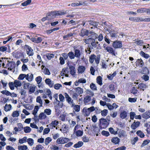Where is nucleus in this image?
Instances as JSON below:
<instances>
[{
	"label": "nucleus",
	"instance_id": "f257e3e1",
	"mask_svg": "<svg viewBox=\"0 0 150 150\" xmlns=\"http://www.w3.org/2000/svg\"><path fill=\"white\" fill-rule=\"evenodd\" d=\"M67 13L66 11L64 12L63 11H52L47 14V16H52V17H56L57 16L65 15Z\"/></svg>",
	"mask_w": 150,
	"mask_h": 150
},
{
	"label": "nucleus",
	"instance_id": "f03ea898",
	"mask_svg": "<svg viewBox=\"0 0 150 150\" xmlns=\"http://www.w3.org/2000/svg\"><path fill=\"white\" fill-rule=\"evenodd\" d=\"M109 124V122L106 119L101 118L99 120V125L100 129H105Z\"/></svg>",
	"mask_w": 150,
	"mask_h": 150
},
{
	"label": "nucleus",
	"instance_id": "7ed1b4c3",
	"mask_svg": "<svg viewBox=\"0 0 150 150\" xmlns=\"http://www.w3.org/2000/svg\"><path fill=\"white\" fill-rule=\"evenodd\" d=\"M100 58V55H98L96 56L94 54H91L89 57V62L90 63L92 64L95 60L96 63L98 64L99 62Z\"/></svg>",
	"mask_w": 150,
	"mask_h": 150
},
{
	"label": "nucleus",
	"instance_id": "20e7f679",
	"mask_svg": "<svg viewBox=\"0 0 150 150\" xmlns=\"http://www.w3.org/2000/svg\"><path fill=\"white\" fill-rule=\"evenodd\" d=\"M95 40L92 38H88L85 39L84 42L86 44H91L93 47L96 48L97 46V44H98V42H96Z\"/></svg>",
	"mask_w": 150,
	"mask_h": 150
},
{
	"label": "nucleus",
	"instance_id": "39448f33",
	"mask_svg": "<svg viewBox=\"0 0 150 150\" xmlns=\"http://www.w3.org/2000/svg\"><path fill=\"white\" fill-rule=\"evenodd\" d=\"M70 141V139L66 137H61L57 138L56 142L58 144H63L67 143Z\"/></svg>",
	"mask_w": 150,
	"mask_h": 150
},
{
	"label": "nucleus",
	"instance_id": "423d86ee",
	"mask_svg": "<svg viewBox=\"0 0 150 150\" xmlns=\"http://www.w3.org/2000/svg\"><path fill=\"white\" fill-rule=\"evenodd\" d=\"M64 95L65 96L66 100L67 102L70 105H71V107H72L74 105L73 100L69 96L67 93H65Z\"/></svg>",
	"mask_w": 150,
	"mask_h": 150
},
{
	"label": "nucleus",
	"instance_id": "0eeeda50",
	"mask_svg": "<svg viewBox=\"0 0 150 150\" xmlns=\"http://www.w3.org/2000/svg\"><path fill=\"white\" fill-rule=\"evenodd\" d=\"M24 48L26 50L27 54L29 56H31L33 55V50L30 46L25 45L24 46Z\"/></svg>",
	"mask_w": 150,
	"mask_h": 150
},
{
	"label": "nucleus",
	"instance_id": "6e6552de",
	"mask_svg": "<svg viewBox=\"0 0 150 150\" xmlns=\"http://www.w3.org/2000/svg\"><path fill=\"white\" fill-rule=\"evenodd\" d=\"M112 46L115 49L121 48L122 47V42L117 40L113 42Z\"/></svg>",
	"mask_w": 150,
	"mask_h": 150
},
{
	"label": "nucleus",
	"instance_id": "1a4fd4ad",
	"mask_svg": "<svg viewBox=\"0 0 150 150\" xmlns=\"http://www.w3.org/2000/svg\"><path fill=\"white\" fill-rule=\"evenodd\" d=\"M15 67V63L13 62H9L7 63L6 68H7L9 70L12 71Z\"/></svg>",
	"mask_w": 150,
	"mask_h": 150
},
{
	"label": "nucleus",
	"instance_id": "9d476101",
	"mask_svg": "<svg viewBox=\"0 0 150 150\" xmlns=\"http://www.w3.org/2000/svg\"><path fill=\"white\" fill-rule=\"evenodd\" d=\"M0 51L2 52H4L5 51H6L8 53H10L11 52L10 46L8 45H6L5 46L0 47Z\"/></svg>",
	"mask_w": 150,
	"mask_h": 150
},
{
	"label": "nucleus",
	"instance_id": "9b49d317",
	"mask_svg": "<svg viewBox=\"0 0 150 150\" xmlns=\"http://www.w3.org/2000/svg\"><path fill=\"white\" fill-rule=\"evenodd\" d=\"M1 93L4 95L7 96H11L12 97H16L17 95L14 93H11L9 91L6 90H3L1 91Z\"/></svg>",
	"mask_w": 150,
	"mask_h": 150
},
{
	"label": "nucleus",
	"instance_id": "f8f14e48",
	"mask_svg": "<svg viewBox=\"0 0 150 150\" xmlns=\"http://www.w3.org/2000/svg\"><path fill=\"white\" fill-rule=\"evenodd\" d=\"M89 33V31L86 29L82 28L81 30V32L79 33V35L81 37H84L85 36H87Z\"/></svg>",
	"mask_w": 150,
	"mask_h": 150
},
{
	"label": "nucleus",
	"instance_id": "ddd939ff",
	"mask_svg": "<svg viewBox=\"0 0 150 150\" xmlns=\"http://www.w3.org/2000/svg\"><path fill=\"white\" fill-rule=\"evenodd\" d=\"M12 55L14 57L17 58H19L23 56V53L19 51L13 52Z\"/></svg>",
	"mask_w": 150,
	"mask_h": 150
},
{
	"label": "nucleus",
	"instance_id": "4468645a",
	"mask_svg": "<svg viewBox=\"0 0 150 150\" xmlns=\"http://www.w3.org/2000/svg\"><path fill=\"white\" fill-rule=\"evenodd\" d=\"M104 45V44L103 45L104 47L108 52L110 54H112V55L115 56V50L112 47L110 46H107L105 47Z\"/></svg>",
	"mask_w": 150,
	"mask_h": 150
},
{
	"label": "nucleus",
	"instance_id": "2eb2a0df",
	"mask_svg": "<svg viewBox=\"0 0 150 150\" xmlns=\"http://www.w3.org/2000/svg\"><path fill=\"white\" fill-rule=\"evenodd\" d=\"M117 130H118V136L120 138L122 137H125L127 136L125 131L123 130L119 129L118 128H117Z\"/></svg>",
	"mask_w": 150,
	"mask_h": 150
},
{
	"label": "nucleus",
	"instance_id": "dca6fc26",
	"mask_svg": "<svg viewBox=\"0 0 150 150\" xmlns=\"http://www.w3.org/2000/svg\"><path fill=\"white\" fill-rule=\"evenodd\" d=\"M31 40L35 43H39L41 42L43 40L42 38L38 37L37 38H32L30 39Z\"/></svg>",
	"mask_w": 150,
	"mask_h": 150
},
{
	"label": "nucleus",
	"instance_id": "f3484780",
	"mask_svg": "<svg viewBox=\"0 0 150 150\" xmlns=\"http://www.w3.org/2000/svg\"><path fill=\"white\" fill-rule=\"evenodd\" d=\"M135 63L136 66L140 67H142L144 65V63L141 59H137Z\"/></svg>",
	"mask_w": 150,
	"mask_h": 150
},
{
	"label": "nucleus",
	"instance_id": "a211bd4d",
	"mask_svg": "<svg viewBox=\"0 0 150 150\" xmlns=\"http://www.w3.org/2000/svg\"><path fill=\"white\" fill-rule=\"evenodd\" d=\"M86 82V80L83 78L79 79L78 81H76L75 82V85L76 86H78L79 83H84Z\"/></svg>",
	"mask_w": 150,
	"mask_h": 150
},
{
	"label": "nucleus",
	"instance_id": "6ab92c4d",
	"mask_svg": "<svg viewBox=\"0 0 150 150\" xmlns=\"http://www.w3.org/2000/svg\"><path fill=\"white\" fill-rule=\"evenodd\" d=\"M109 33H110V36L112 38H117V34L118 33L117 31L113 30H110V31H109Z\"/></svg>",
	"mask_w": 150,
	"mask_h": 150
},
{
	"label": "nucleus",
	"instance_id": "aec40b11",
	"mask_svg": "<svg viewBox=\"0 0 150 150\" xmlns=\"http://www.w3.org/2000/svg\"><path fill=\"white\" fill-rule=\"evenodd\" d=\"M150 110L146 111L142 115V116L144 119H147L150 117Z\"/></svg>",
	"mask_w": 150,
	"mask_h": 150
},
{
	"label": "nucleus",
	"instance_id": "412c9836",
	"mask_svg": "<svg viewBox=\"0 0 150 150\" xmlns=\"http://www.w3.org/2000/svg\"><path fill=\"white\" fill-rule=\"evenodd\" d=\"M140 124L139 122H134L131 125V127L133 129H135L139 126Z\"/></svg>",
	"mask_w": 150,
	"mask_h": 150
},
{
	"label": "nucleus",
	"instance_id": "4be33fe9",
	"mask_svg": "<svg viewBox=\"0 0 150 150\" xmlns=\"http://www.w3.org/2000/svg\"><path fill=\"white\" fill-rule=\"evenodd\" d=\"M67 69H68V68H64L62 69L60 74L62 76H65L66 77H68L69 75L67 74L69 73V71H68Z\"/></svg>",
	"mask_w": 150,
	"mask_h": 150
},
{
	"label": "nucleus",
	"instance_id": "5701e85b",
	"mask_svg": "<svg viewBox=\"0 0 150 150\" xmlns=\"http://www.w3.org/2000/svg\"><path fill=\"white\" fill-rule=\"evenodd\" d=\"M45 148L42 145L38 144L32 148V150H44Z\"/></svg>",
	"mask_w": 150,
	"mask_h": 150
},
{
	"label": "nucleus",
	"instance_id": "b1692460",
	"mask_svg": "<svg viewBox=\"0 0 150 150\" xmlns=\"http://www.w3.org/2000/svg\"><path fill=\"white\" fill-rule=\"evenodd\" d=\"M45 82L46 84L48 85L50 87H53L54 83L50 79H46L45 80Z\"/></svg>",
	"mask_w": 150,
	"mask_h": 150
},
{
	"label": "nucleus",
	"instance_id": "393cba45",
	"mask_svg": "<svg viewBox=\"0 0 150 150\" xmlns=\"http://www.w3.org/2000/svg\"><path fill=\"white\" fill-rule=\"evenodd\" d=\"M120 141V139L117 137H113L111 139V142L115 144H118Z\"/></svg>",
	"mask_w": 150,
	"mask_h": 150
},
{
	"label": "nucleus",
	"instance_id": "a878e982",
	"mask_svg": "<svg viewBox=\"0 0 150 150\" xmlns=\"http://www.w3.org/2000/svg\"><path fill=\"white\" fill-rule=\"evenodd\" d=\"M86 4L85 2L79 1V3H72L71 4V6L73 7L77 6H79L85 5Z\"/></svg>",
	"mask_w": 150,
	"mask_h": 150
},
{
	"label": "nucleus",
	"instance_id": "bb28decb",
	"mask_svg": "<svg viewBox=\"0 0 150 150\" xmlns=\"http://www.w3.org/2000/svg\"><path fill=\"white\" fill-rule=\"evenodd\" d=\"M89 34H90L89 36L90 38H92L93 39H94L95 40L97 38L98 34L97 33L93 32H91Z\"/></svg>",
	"mask_w": 150,
	"mask_h": 150
},
{
	"label": "nucleus",
	"instance_id": "cd10ccee",
	"mask_svg": "<svg viewBox=\"0 0 150 150\" xmlns=\"http://www.w3.org/2000/svg\"><path fill=\"white\" fill-rule=\"evenodd\" d=\"M91 100V96L88 95L84 97L83 99L84 103L86 105L88 104V103Z\"/></svg>",
	"mask_w": 150,
	"mask_h": 150
},
{
	"label": "nucleus",
	"instance_id": "c85d7f7f",
	"mask_svg": "<svg viewBox=\"0 0 150 150\" xmlns=\"http://www.w3.org/2000/svg\"><path fill=\"white\" fill-rule=\"evenodd\" d=\"M127 113L125 110H123L120 114V117L122 119H125L127 117Z\"/></svg>",
	"mask_w": 150,
	"mask_h": 150
},
{
	"label": "nucleus",
	"instance_id": "c756f323",
	"mask_svg": "<svg viewBox=\"0 0 150 150\" xmlns=\"http://www.w3.org/2000/svg\"><path fill=\"white\" fill-rule=\"evenodd\" d=\"M83 144V142L82 141H79L77 143L75 144L73 147L75 148H77L81 147Z\"/></svg>",
	"mask_w": 150,
	"mask_h": 150
},
{
	"label": "nucleus",
	"instance_id": "7c9ffc66",
	"mask_svg": "<svg viewBox=\"0 0 150 150\" xmlns=\"http://www.w3.org/2000/svg\"><path fill=\"white\" fill-rule=\"evenodd\" d=\"M69 68L70 70V74L72 75H75L76 71L74 67L71 65L69 66Z\"/></svg>",
	"mask_w": 150,
	"mask_h": 150
},
{
	"label": "nucleus",
	"instance_id": "2f4dec72",
	"mask_svg": "<svg viewBox=\"0 0 150 150\" xmlns=\"http://www.w3.org/2000/svg\"><path fill=\"white\" fill-rule=\"evenodd\" d=\"M99 111L98 113H99L101 112V115L103 117L106 116L108 112V110L106 109H104L103 110L101 111L100 109H99Z\"/></svg>",
	"mask_w": 150,
	"mask_h": 150
},
{
	"label": "nucleus",
	"instance_id": "473e14b6",
	"mask_svg": "<svg viewBox=\"0 0 150 150\" xmlns=\"http://www.w3.org/2000/svg\"><path fill=\"white\" fill-rule=\"evenodd\" d=\"M72 107L73 108V109L75 110L74 111V110L73 111V112L74 113L75 112H79L80 110V105H75L74 104Z\"/></svg>",
	"mask_w": 150,
	"mask_h": 150
},
{
	"label": "nucleus",
	"instance_id": "72a5a7b5",
	"mask_svg": "<svg viewBox=\"0 0 150 150\" xmlns=\"http://www.w3.org/2000/svg\"><path fill=\"white\" fill-rule=\"evenodd\" d=\"M11 107L12 106L11 104L8 105L6 104L4 107V110L5 111L7 112L11 110Z\"/></svg>",
	"mask_w": 150,
	"mask_h": 150
},
{
	"label": "nucleus",
	"instance_id": "f704fd0d",
	"mask_svg": "<svg viewBox=\"0 0 150 150\" xmlns=\"http://www.w3.org/2000/svg\"><path fill=\"white\" fill-rule=\"evenodd\" d=\"M83 89L82 88L79 87H78L76 88V92L79 95L83 93Z\"/></svg>",
	"mask_w": 150,
	"mask_h": 150
},
{
	"label": "nucleus",
	"instance_id": "c9c22d12",
	"mask_svg": "<svg viewBox=\"0 0 150 150\" xmlns=\"http://www.w3.org/2000/svg\"><path fill=\"white\" fill-rule=\"evenodd\" d=\"M88 22L90 25L96 28L97 27V26L98 25V22H97L90 20L88 21Z\"/></svg>",
	"mask_w": 150,
	"mask_h": 150
},
{
	"label": "nucleus",
	"instance_id": "e433bc0d",
	"mask_svg": "<svg viewBox=\"0 0 150 150\" xmlns=\"http://www.w3.org/2000/svg\"><path fill=\"white\" fill-rule=\"evenodd\" d=\"M138 88H139L140 89L142 90L143 91H144L146 87V85L144 83H139L138 85Z\"/></svg>",
	"mask_w": 150,
	"mask_h": 150
},
{
	"label": "nucleus",
	"instance_id": "4c0bfd02",
	"mask_svg": "<svg viewBox=\"0 0 150 150\" xmlns=\"http://www.w3.org/2000/svg\"><path fill=\"white\" fill-rule=\"evenodd\" d=\"M130 92L132 93L135 96H136V94L137 93L138 91L137 88L135 87H133L131 89Z\"/></svg>",
	"mask_w": 150,
	"mask_h": 150
},
{
	"label": "nucleus",
	"instance_id": "58836bf2",
	"mask_svg": "<svg viewBox=\"0 0 150 150\" xmlns=\"http://www.w3.org/2000/svg\"><path fill=\"white\" fill-rule=\"evenodd\" d=\"M85 67L83 66H79L78 68V71L79 73H83L85 70Z\"/></svg>",
	"mask_w": 150,
	"mask_h": 150
},
{
	"label": "nucleus",
	"instance_id": "ea45409f",
	"mask_svg": "<svg viewBox=\"0 0 150 150\" xmlns=\"http://www.w3.org/2000/svg\"><path fill=\"white\" fill-rule=\"evenodd\" d=\"M74 55L76 57H79L81 55L80 50L78 49H75L74 50Z\"/></svg>",
	"mask_w": 150,
	"mask_h": 150
},
{
	"label": "nucleus",
	"instance_id": "a19ab883",
	"mask_svg": "<svg viewBox=\"0 0 150 150\" xmlns=\"http://www.w3.org/2000/svg\"><path fill=\"white\" fill-rule=\"evenodd\" d=\"M140 54L142 57L146 59H148L149 57V54L145 53L143 51H141L140 52Z\"/></svg>",
	"mask_w": 150,
	"mask_h": 150
},
{
	"label": "nucleus",
	"instance_id": "79ce46f5",
	"mask_svg": "<svg viewBox=\"0 0 150 150\" xmlns=\"http://www.w3.org/2000/svg\"><path fill=\"white\" fill-rule=\"evenodd\" d=\"M96 82L100 85L102 84V78L100 76H98L97 77Z\"/></svg>",
	"mask_w": 150,
	"mask_h": 150
},
{
	"label": "nucleus",
	"instance_id": "37998d69",
	"mask_svg": "<svg viewBox=\"0 0 150 150\" xmlns=\"http://www.w3.org/2000/svg\"><path fill=\"white\" fill-rule=\"evenodd\" d=\"M136 134L137 135L141 138H143L144 137V133L141 130H138L137 131Z\"/></svg>",
	"mask_w": 150,
	"mask_h": 150
},
{
	"label": "nucleus",
	"instance_id": "c03bdc74",
	"mask_svg": "<svg viewBox=\"0 0 150 150\" xmlns=\"http://www.w3.org/2000/svg\"><path fill=\"white\" fill-rule=\"evenodd\" d=\"M74 132L77 137H81L83 135V131L81 130H77Z\"/></svg>",
	"mask_w": 150,
	"mask_h": 150
},
{
	"label": "nucleus",
	"instance_id": "a18cd8bd",
	"mask_svg": "<svg viewBox=\"0 0 150 150\" xmlns=\"http://www.w3.org/2000/svg\"><path fill=\"white\" fill-rule=\"evenodd\" d=\"M147 11V8H141L138 9L137 10V12L138 13H144L145 12L146 13Z\"/></svg>",
	"mask_w": 150,
	"mask_h": 150
},
{
	"label": "nucleus",
	"instance_id": "49530a36",
	"mask_svg": "<svg viewBox=\"0 0 150 150\" xmlns=\"http://www.w3.org/2000/svg\"><path fill=\"white\" fill-rule=\"evenodd\" d=\"M36 102L39 103L40 105V107H42V101L41 99V98L40 96H38L36 98Z\"/></svg>",
	"mask_w": 150,
	"mask_h": 150
},
{
	"label": "nucleus",
	"instance_id": "de8ad7c7",
	"mask_svg": "<svg viewBox=\"0 0 150 150\" xmlns=\"http://www.w3.org/2000/svg\"><path fill=\"white\" fill-rule=\"evenodd\" d=\"M26 142H28V144L30 146H32L34 144V140L32 138H28L27 139Z\"/></svg>",
	"mask_w": 150,
	"mask_h": 150
},
{
	"label": "nucleus",
	"instance_id": "09e8293b",
	"mask_svg": "<svg viewBox=\"0 0 150 150\" xmlns=\"http://www.w3.org/2000/svg\"><path fill=\"white\" fill-rule=\"evenodd\" d=\"M14 84L15 87H16L20 86L21 85V82L20 81L17 80H15L14 81Z\"/></svg>",
	"mask_w": 150,
	"mask_h": 150
},
{
	"label": "nucleus",
	"instance_id": "8fccbe9b",
	"mask_svg": "<svg viewBox=\"0 0 150 150\" xmlns=\"http://www.w3.org/2000/svg\"><path fill=\"white\" fill-rule=\"evenodd\" d=\"M31 0H27L21 4V5L23 6H26L29 5L31 2Z\"/></svg>",
	"mask_w": 150,
	"mask_h": 150
},
{
	"label": "nucleus",
	"instance_id": "3c124183",
	"mask_svg": "<svg viewBox=\"0 0 150 150\" xmlns=\"http://www.w3.org/2000/svg\"><path fill=\"white\" fill-rule=\"evenodd\" d=\"M73 34L74 33H68L67 35H64L63 37V38L64 40H67L70 37L72 36Z\"/></svg>",
	"mask_w": 150,
	"mask_h": 150
},
{
	"label": "nucleus",
	"instance_id": "603ef678",
	"mask_svg": "<svg viewBox=\"0 0 150 150\" xmlns=\"http://www.w3.org/2000/svg\"><path fill=\"white\" fill-rule=\"evenodd\" d=\"M68 57L71 59H74L75 58V56L74 52L72 51L69 52L68 53Z\"/></svg>",
	"mask_w": 150,
	"mask_h": 150
},
{
	"label": "nucleus",
	"instance_id": "864d4df0",
	"mask_svg": "<svg viewBox=\"0 0 150 150\" xmlns=\"http://www.w3.org/2000/svg\"><path fill=\"white\" fill-rule=\"evenodd\" d=\"M116 74L117 73L116 71H114L113 73L111 75V76L108 75L107 78L109 80H112L113 79V77L115 76Z\"/></svg>",
	"mask_w": 150,
	"mask_h": 150
},
{
	"label": "nucleus",
	"instance_id": "5fc2aeb1",
	"mask_svg": "<svg viewBox=\"0 0 150 150\" xmlns=\"http://www.w3.org/2000/svg\"><path fill=\"white\" fill-rule=\"evenodd\" d=\"M93 128H94L93 130V131L96 134V136H98V133L100 132V129L98 127L95 126H93Z\"/></svg>",
	"mask_w": 150,
	"mask_h": 150
},
{
	"label": "nucleus",
	"instance_id": "6e6d98bb",
	"mask_svg": "<svg viewBox=\"0 0 150 150\" xmlns=\"http://www.w3.org/2000/svg\"><path fill=\"white\" fill-rule=\"evenodd\" d=\"M52 140V139L50 137H47L45 140V144L46 145H47L50 142H51Z\"/></svg>",
	"mask_w": 150,
	"mask_h": 150
},
{
	"label": "nucleus",
	"instance_id": "4d7b16f0",
	"mask_svg": "<svg viewBox=\"0 0 150 150\" xmlns=\"http://www.w3.org/2000/svg\"><path fill=\"white\" fill-rule=\"evenodd\" d=\"M46 56L48 59L50 60L52 58L54 57V54H53L47 53L46 54Z\"/></svg>",
	"mask_w": 150,
	"mask_h": 150
},
{
	"label": "nucleus",
	"instance_id": "13d9d810",
	"mask_svg": "<svg viewBox=\"0 0 150 150\" xmlns=\"http://www.w3.org/2000/svg\"><path fill=\"white\" fill-rule=\"evenodd\" d=\"M35 80L37 84H40L42 81V78L40 76H39L36 78Z\"/></svg>",
	"mask_w": 150,
	"mask_h": 150
},
{
	"label": "nucleus",
	"instance_id": "bf43d9fd",
	"mask_svg": "<svg viewBox=\"0 0 150 150\" xmlns=\"http://www.w3.org/2000/svg\"><path fill=\"white\" fill-rule=\"evenodd\" d=\"M27 137H24L21 139H20L19 140V142L21 144H23L26 142Z\"/></svg>",
	"mask_w": 150,
	"mask_h": 150
},
{
	"label": "nucleus",
	"instance_id": "052dcab7",
	"mask_svg": "<svg viewBox=\"0 0 150 150\" xmlns=\"http://www.w3.org/2000/svg\"><path fill=\"white\" fill-rule=\"evenodd\" d=\"M39 108L38 106H36L35 107L34 110L32 113V114L34 115L35 117V115L38 110Z\"/></svg>",
	"mask_w": 150,
	"mask_h": 150
},
{
	"label": "nucleus",
	"instance_id": "680f3d73",
	"mask_svg": "<svg viewBox=\"0 0 150 150\" xmlns=\"http://www.w3.org/2000/svg\"><path fill=\"white\" fill-rule=\"evenodd\" d=\"M19 150H26L28 147L26 145H21L18 146Z\"/></svg>",
	"mask_w": 150,
	"mask_h": 150
},
{
	"label": "nucleus",
	"instance_id": "e2e57ef3",
	"mask_svg": "<svg viewBox=\"0 0 150 150\" xmlns=\"http://www.w3.org/2000/svg\"><path fill=\"white\" fill-rule=\"evenodd\" d=\"M35 86L33 87L31 86L30 87V88L29 91V94H32L35 91Z\"/></svg>",
	"mask_w": 150,
	"mask_h": 150
},
{
	"label": "nucleus",
	"instance_id": "0e129e2a",
	"mask_svg": "<svg viewBox=\"0 0 150 150\" xmlns=\"http://www.w3.org/2000/svg\"><path fill=\"white\" fill-rule=\"evenodd\" d=\"M31 130V129L29 127L27 126L24 128V131L26 133L30 132Z\"/></svg>",
	"mask_w": 150,
	"mask_h": 150
},
{
	"label": "nucleus",
	"instance_id": "69168bd1",
	"mask_svg": "<svg viewBox=\"0 0 150 150\" xmlns=\"http://www.w3.org/2000/svg\"><path fill=\"white\" fill-rule=\"evenodd\" d=\"M58 122L57 121L54 120L52 121L50 125L52 126L55 127L58 125Z\"/></svg>",
	"mask_w": 150,
	"mask_h": 150
},
{
	"label": "nucleus",
	"instance_id": "338daca9",
	"mask_svg": "<svg viewBox=\"0 0 150 150\" xmlns=\"http://www.w3.org/2000/svg\"><path fill=\"white\" fill-rule=\"evenodd\" d=\"M44 113L47 115H50L51 114V110L49 108L46 109L44 110Z\"/></svg>",
	"mask_w": 150,
	"mask_h": 150
},
{
	"label": "nucleus",
	"instance_id": "774afa93",
	"mask_svg": "<svg viewBox=\"0 0 150 150\" xmlns=\"http://www.w3.org/2000/svg\"><path fill=\"white\" fill-rule=\"evenodd\" d=\"M90 87L92 90H97V87L96 85L93 83H91L90 85Z\"/></svg>",
	"mask_w": 150,
	"mask_h": 150
}]
</instances>
